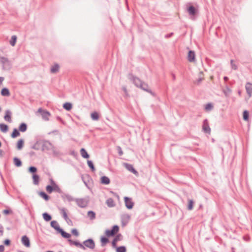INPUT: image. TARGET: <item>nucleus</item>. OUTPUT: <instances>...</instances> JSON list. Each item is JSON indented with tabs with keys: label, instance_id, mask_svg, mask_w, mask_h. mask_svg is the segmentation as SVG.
<instances>
[{
	"label": "nucleus",
	"instance_id": "ddd939ff",
	"mask_svg": "<svg viewBox=\"0 0 252 252\" xmlns=\"http://www.w3.org/2000/svg\"><path fill=\"white\" fill-rule=\"evenodd\" d=\"M202 128L204 132L209 134L210 133L211 128L209 127L207 119H205L203 121Z\"/></svg>",
	"mask_w": 252,
	"mask_h": 252
},
{
	"label": "nucleus",
	"instance_id": "20e7f679",
	"mask_svg": "<svg viewBox=\"0 0 252 252\" xmlns=\"http://www.w3.org/2000/svg\"><path fill=\"white\" fill-rule=\"evenodd\" d=\"M0 61L2 64L3 69L9 70L10 69L11 67V63L7 58L5 57H1Z\"/></svg>",
	"mask_w": 252,
	"mask_h": 252
},
{
	"label": "nucleus",
	"instance_id": "338daca9",
	"mask_svg": "<svg viewBox=\"0 0 252 252\" xmlns=\"http://www.w3.org/2000/svg\"><path fill=\"white\" fill-rule=\"evenodd\" d=\"M172 76L173 79L175 80V79H176L175 75L174 74L172 73Z\"/></svg>",
	"mask_w": 252,
	"mask_h": 252
},
{
	"label": "nucleus",
	"instance_id": "5fc2aeb1",
	"mask_svg": "<svg viewBox=\"0 0 252 252\" xmlns=\"http://www.w3.org/2000/svg\"><path fill=\"white\" fill-rule=\"evenodd\" d=\"M3 213L5 215H8V214L12 213V211L11 210L5 209L3 211Z\"/></svg>",
	"mask_w": 252,
	"mask_h": 252
},
{
	"label": "nucleus",
	"instance_id": "e2e57ef3",
	"mask_svg": "<svg viewBox=\"0 0 252 252\" xmlns=\"http://www.w3.org/2000/svg\"><path fill=\"white\" fill-rule=\"evenodd\" d=\"M50 181L52 185H54L55 184H56L52 179H50Z\"/></svg>",
	"mask_w": 252,
	"mask_h": 252
},
{
	"label": "nucleus",
	"instance_id": "603ef678",
	"mask_svg": "<svg viewBox=\"0 0 252 252\" xmlns=\"http://www.w3.org/2000/svg\"><path fill=\"white\" fill-rule=\"evenodd\" d=\"M117 149L118 150V154L120 156H122L123 154V152L121 147L119 146H117Z\"/></svg>",
	"mask_w": 252,
	"mask_h": 252
},
{
	"label": "nucleus",
	"instance_id": "69168bd1",
	"mask_svg": "<svg viewBox=\"0 0 252 252\" xmlns=\"http://www.w3.org/2000/svg\"><path fill=\"white\" fill-rule=\"evenodd\" d=\"M223 79L225 81H227L228 80V77H227L226 76H224L223 78Z\"/></svg>",
	"mask_w": 252,
	"mask_h": 252
},
{
	"label": "nucleus",
	"instance_id": "2f4dec72",
	"mask_svg": "<svg viewBox=\"0 0 252 252\" xmlns=\"http://www.w3.org/2000/svg\"><path fill=\"white\" fill-rule=\"evenodd\" d=\"M40 145H41V140H37L36 143L32 146V148L38 150L40 149Z\"/></svg>",
	"mask_w": 252,
	"mask_h": 252
},
{
	"label": "nucleus",
	"instance_id": "c03bdc74",
	"mask_svg": "<svg viewBox=\"0 0 252 252\" xmlns=\"http://www.w3.org/2000/svg\"><path fill=\"white\" fill-rule=\"evenodd\" d=\"M193 201L191 199L189 200L188 205V209L189 210H191L193 209Z\"/></svg>",
	"mask_w": 252,
	"mask_h": 252
},
{
	"label": "nucleus",
	"instance_id": "6e6552de",
	"mask_svg": "<svg viewBox=\"0 0 252 252\" xmlns=\"http://www.w3.org/2000/svg\"><path fill=\"white\" fill-rule=\"evenodd\" d=\"M124 201L126 207L127 209H131L133 208L134 206V203L132 201V199L131 198L125 196L124 197Z\"/></svg>",
	"mask_w": 252,
	"mask_h": 252
},
{
	"label": "nucleus",
	"instance_id": "c756f323",
	"mask_svg": "<svg viewBox=\"0 0 252 252\" xmlns=\"http://www.w3.org/2000/svg\"><path fill=\"white\" fill-rule=\"evenodd\" d=\"M38 194L46 201H48L50 198L49 196L44 191H40Z\"/></svg>",
	"mask_w": 252,
	"mask_h": 252
},
{
	"label": "nucleus",
	"instance_id": "3c124183",
	"mask_svg": "<svg viewBox=\"0 0 252 252\" xmlns=\"http://www.w3.org/2000/svg\"><path fill=\"white\" fill-rule=\"evenodd\" d=\"M71 233L73 235H74L76 237L78 236V235H79V233H78L77 230L75 228L72 229Z\"/></svg>",
	"mask_w": 252,
	"mask_h": 252
},
{
	"label": "nucleus",
	"instance_id": "0eeeda50",
	"mask_svg": "<svg viewBox=\"0 0 252 252\" xmlns=\"http://www.w3.org/2000/svg\"><path fill=\"white\" fill-rule=\"evenodd\" d=\"M75 201L80 208H85L88 205V201L84 198H76Z\"/></svg>",
	"mask_w": 252,
	"mask_h": 252
},
{
	"label": "nucleus",
	"instance_id": "dca6fc26",
	"mask_svg": "<svg viewBox=\"0 0 252 252\" xmlns=\"http://www.w3.org/2000/svg\"><path fill=\"white\" fill-rule=\"evenodd\" d=\"M61 213L63 216V217L65 220L67 222V220L69 221L70 223H72V221L68 218L67 213H66V209L65 208H62L60 209Z\"/></svg>",
	"mask_w": 252,
	"mask_h": 252
},
{
	"label": "nucleus",
	"instance_id": "b1692460",
	"mask_svg": "<svg viewBox=\"0 0 252 252\" xmlns=\"http://www.w3.org/2000/svg\"><path fill=\"white\" fill-rule=\"evenodd\" d=\"M1 95L4 96H8L10 95V92L7 88H3L0 92Z\"/></svg>",
	"mask_w": 252,
	"mask_h": 252
},
{
	"label": "nucleus",
	"instance_id": "a18cd8bd",
	"mask_svg": "<svg viewBox=\"0 0 252 252\" xmlns=\"http://www.w3.org/2000/svg\"><path fill=\"white\" fill-rule=\"evenodd\" d=\"M29 171L33 174H35L37 171V168L35 166H30L29 168Z\"/></svg>",
	"mask_w": 252,
	"mask_h": 252
},
{
	"label": "nucleus",
	"instance_id": "a878e982",
	"mask_svg": "<svg viewBox=\"0 0 252 252\" xmlns=\"http://www.w3.org/2000/svg\"><path fill=\"white\" fill-rule=\"evenodd\" d=\"M27 129V125L25 123H21L19 126V130L21 132H25Z\"/></svg>",
	"mask_w": 252,
	"mask_h": 252
},
{
	"label": "nucleus",
	"instance_id": "680f3d73",
	"mask_svg": "<svg viewBox=\"0 0 252 252\" xmlns=\"http://www.w3.org/2000/svg\"><path fill=\"white\" fill-rule=\"evenodd\" d=\"M4 250V247L3 245H0V252H3Z\"/></svg>",
	"mask_w": 252,
	"mask_h": 252
},
{
	"label": "nucleus",
	"instance_id": "f3484780",
	"mask_svg": "<svg viewBox=\"0 0 252 252\" xmlns=\"http://www.w3.org/2000/svg\"><path fill=\"white\" fill-rule=\"evenodd\" d=\"M188 60L189 62H193L195 61V53L193 51L189 50V51Z\"/></svg>",
	"mask_w": 252,
	"mask_h": 252
},
{
	"label": "nucleus",
	"instance_id": "58836bf2",
	"mask_svg": "<svg viewBox=\"0 0 252 252\" xmlns=\"http://www.w3.org/2000/svg\"><path fill=\"white\" fill-rule=\"evenodd\" d=\"M0 130L3 132H6L8 130V126L4 124H0Z\"/></svg>",
	"mask_w": 252,
	"mask_h": 252
},
{
	"label": "nucleus",
	"instance_id": "de8ad7c7",
	"mask_svg": "<svg viewBox=\"0 0 252 252\" xmlns=\"http://www.w3.org/2000/svg\"><path fill=\"white\" fill-rule=\"evenodd\" d=\"M243 119L245 121H248L249 120V112L247 110H245L243 112Z\"/></svg>",
	"mask_w": 252,
	"mask_h": 252
},
{
	"label": "nucleus",
	"instance_id": "e433bc0d",
	"mask_svg": "<svg viewBox=\"0 0 252 252\" xmlns=\"http://www.w3.org/2000/svg\"><path fill=\"white\" fill-rule=\"evenodd\" d=\"M20 135L19 130L17 128H14L13 132L11 134V136L13 138H15Z\"/></svg>",
	"mask_w": 252,
	"mask_h": 252
},
{
	"label": "nucleus",
	"instance_id": "774afa93",
	"mask_svg": "<svg viewBox=\"0 0 252 252\" xmlns=\"http://www.w3.org/2000/svg\"><path fill=\"white\" fill-rule=\"evenodd\" d=\"M2 153H3L2 150H0V157H1L2 156Z\"/></svg>",
	"mask_w": 252,
	"mask_h": 252
},
{
	"label": "nucleus",
	"instance_id": "6ab92c4d",
	"mask_svg": "<svg viewBox=\"0 0 252 252\" xmlns=\"http://www.w3.org/2000/svg\"><path fill=\"white\" fill-rule=\"evenodd\" d=\"M121 237L122 235L121 234H118L116 236L112 242V245L113 247L116 248L117 242L121 240Z\"/></svg>",
	"mask_w": 252,
	"mask_h": 252
},
{
	"label": "nucleus",
	"instance_id": "72a5a7b5",
	"mask_svg": "<svg viewBox=\"0 0 252 252\" xmlns=\"http://www.w3.org/2000/svg\"><path fill=\"white\" fill-rule=\"evenodd\" d=\"M91 117L93 120L97 121L99 119V114L97 112L94 111L91 113Z\"/></svg>",
	"mask_w": 252,
	"mask_h": 252
},
{
	"label": "nucleus",
	"instance_id": "7c9ffc66",
	"mask_svg": "<svg viewBox=\"0 0 252 252\" xmlns=\"http://www.w3.org/2000/svg\"><path fill=\"white\" fill-rule=\"evenodd\" d=\"M42 216H43V219L46 221H49L51 220L52 219V216L49 214H48V213H46V212L42 214Z\"/></svg>",
	"mask_w": 252,
	"mask_h": 252
},
{
	"label": "nucleus",
	"instance_id": "f8f14e48",
	"mask_svg": "<svg viewBox=\"0 0 252 252\" xmlns=\"http://www.w3.org/2000/svg\"><path fill=\"white\" fill-rule=\"evenodd\" d=\"M68 241L70 245H75L76 247H78L84 250H86V248L83 245V243L81 244L78 241H73L71 239H68Z\"/></svg>",
	"mask_w": 252,
	"mask_h": 252
},
{
	"label": "nucleus",
	"instance_id": "a19ab883",
	"mask_svg": "<svg viewBox=\"0 0 252 252\" xmlns=\"http://www.w3.org/2000/svg\"><path fill=\"white\" fill-rule=\"evenodd\" d=\"M62 197L63 198L65 197L67 200V201L69 202L75 201V199L74 198L73 196H72L68 194H65L64 195H63Z\"/></svg>",
	"mask_w": 252,
	"mask_h": 252
},
{
	"label": "nucleus",
	"instance_id": "9d476101",
	"mask_svg": "<svg viewBox=\"0 0 252 252\" xmlns=\"http://www.w3.org/2000/svg\"><path fill=\"white\" fill-rule=\"evenodd\" d=\"M139 88H140L141 89L146 91V92L150 94H152V95H153L154 96L155 95L154 93L149 88V87L147 83H145L144 82H142V85H141V86H140V87Z\"/></svg>",
	"mask_w": 252,
	"mask_h": 252
},
{
	"label": "nucleus",
	"instance_id": "052dcab7",
	"mask_svg": "<svg viewBox=\"0 0 252 252\" xmlns=\"http://www.w3.org/2000/svg\"><path fill=\"white\" fill-rule=\"evenodd\" d=\"M51 150L52 151L53 153V154H54V155H55V156L58 155V152H57V151L55 150V147H54V149H51Z\"/></svg>",
	"mask_w": 252,
	"mask_h": 252
},
{
	"label": "nucleus",
	"instance_id": "c9c22d12",
	"mask_svg": "<svg viewBox=\"0 0 252 252\" xmlns=\"http://www.w3.org/2000/svg\"><path fill=\"white\" fill-rule=\"evenodd\" d=\"M88 217L91 220H94L95 218V213L93 211H89L87 213Z\"/></svg>",
	"mask_w": 252,
	"mask_h": 252
},
{
	"label": "nucleus",
	"instance_id": "864d4df0",
	"mask_svg": "<svg viewBox=\"0 0 252 252\" xmlns=\"http://www.w3.org/2000/svg\"><path fill=\"white\" fill-rule=\"evenodd\" d=\"M230 62H231V65L232 68L234 69V70H236L237 69V66L235 64H233V60H231Z\"/></svg>",
	"mask_w": 252,
	"mask_h": 252
},
{
	"label": "nucleus",
	"instance_id": "bf43d9fd",
	"mask_svg": "<svg viewBox=\"0 0 252 252\" xmlns=\"http://www.w3.org/2000/svg\"><path fill=\"white\" fill-rule=\"evenodd\" d=\"M0 236H2L3 235V227L1 225H0Z\"/></svg>",
	"mask_w": 252,
	"mask_h": 252
},
{
	"label": "nucleus",
	"instance_id": "bb28decb",
	"mask_svg": "<svg viewBox=\"0 0 252 252\" xmlns=\"http://www.w3.org/2000/svg\"><path fill=\"white\" fill-rule=\"evenodd\" d=\"M32 179H33V183L35 185H37L39 184V176L37 174H33L32 175Z\"/></svg>",
	"mask_w": 252,
	"mask_h": 252
},
{
	"label": "nucleus",
	"instance_id": "412c9836",
	"mask_svg": "<svg viewBox=\"0 0 252 252\" xmlns=\"http://www.w3.org/2000/svg\"><path fill=\"white\" fill-rule=\"evenodd\" d=\"M100 183L103 185H108L110 183V180L108 177L104 176L101 177Z\"/></svg>",
	"mask_w": 252,
	"mask_h": 252
},
{
	"label": "nucleus",
	"instance_id": "473e14b6",
	"mask_svg": "<svg viewBox=\"0 0 252 252\" xmlns=\"http://www.w3.org/2000/svg\"><path fill=\"white\" fill-rule=\"evenodd\" d=\"M24 140L23 139H19L17 143V148L18 150H21L24 146Z\"/></svg>",
	"mask_w": 252,
	"mask_h": 252
},
{
	"label": "nucleus",
	"instance_id": "39448f33",
	"mask_svg": "<svg viewBox=\"0 0 252 252\" xmlns=\"http://www.w3.org/2000/svg\"><path fill=\"white\" fill-rule=\"evenodd\" d=\"M46 189L49 193H51L54 191L59 193L61 192V189L57 184H55L54 185H48L46 187Z\"/></svg>",
	"mask_w": 252,
	"mask_h": 252
},
{
	"label": "nucleus",
	"instance_id": "6e6d98bb",
	"mask_svg": "<svg viewBox=\"0 0 252 252\" xmlns=\"http://www.w3.org/2000/svg\"><path fill=\"white\" fill-rule=\"evenodd\" d=\"M4 244L6 246H9L10 244V241L9 239H6L4 241Z\"/></svg>",
	"mask_w": 252,
	"mask_h": 252
},
{
	"label": "nucleus",
	"instance_id": "49530a36",
	"mask_svg": "<svg viewBox=\"0 0 252 252\" xmlns=\"http://www.w3.org/2000/svg\"><path fill=\"white\" fill-rule=\"evenodd\" d=\"M105 234L108 237H112L114 236L115 234L112 231V230L107 229L105 231Z\"/></svg>",
	"mask_w": 252,
	"mask_h": 252
},
{
	"label": "nucleus",
	"instance_id": "aec40b11",
	"mask_svg": "<svg viewBox=\"0 0 252 252\" xmlns=\"http://www.w3.org/2000/svg\"><path fill=\"white\" fill-rule=\"evenodd\" d=\"M187 10L190 15H194L196 13V9L193 5H190L188 7Z\"/></svg>",
	"mask_w": 252,
	"mask_h": 252
},
{
	"label": "nucleus",
	"instance_id": "f704fd0d",
	"mask_svg": "<svg viewBox=\"0 0 252 252\" xmlns=\"http://www.w3.org/2000/svg\"><path fill=\"white\" fill-rule=\"evenodd\" d=\"M72 105L70 102H65L63 104V108L67 111H69L71 109Z\"/></svg>",
	"mask_w": 252,
	"mask_h": 252
},
{
	"label": "nucleus",
	"instance_id": "393cba45",
	"mask_svg": "<svg viewBox=\"0 0 252 252\" xmlns=\"http://www.w3.org/2000/svg\"><path fill=\"white\" fill-rule=\"evenodd\" d=\"M80 154L81 156L84 158H88L90 157V155L84 148H82L80 150Z\"/></svg>",
	"mask_w": 252,
	"mask_h": 252
},
{
	"label": "nucleus",
	"instance_id": "4468645a",
	"mask_svg": "<svg viewBox=\"0 0 252 252\" xmlns=\"http://www.w3.org/2000/svg\"><path fill=\"white\" fill-rule=\"evenodd\" d=\"M21 241L22 244L24 245L25 247L27 248H29L30 247L31 244L30 239L26 235L22 236Z\"/></svg>",
	"mask_w": 252,
	"mask_h": 252
},
{
	"label": "nucleus",
	"instance_id": "1a4fd4ad",
	"mask_svg": "<svg viewBox=\"0 0 252 252\" xmlns=\"http://www.w3.org/2000/svg\"><path fill=\"white\" fill-rule=\"evenodd\" d=\"M130 216L128 214H123L121 216L122 224L123 226L127 224L130 219Z\"/></svg>",
	"mask_w": 252,
	"mask_h": 252
},
{
	"label": "nucleus",
	"instance_id": "f03ea898",
	"mask_svg": "<svg viewBox=\"0 0 252 252\" xmlns=\"http://www.w3.org/2000/svg\"><path fill=\"white\" fill-rule=\"evenodd\" d=\"M41 146L42 151H49L54 149V145L47 140H41Z\"/></svg>",
	"mask_w": 252,
	"mask_h": 252
},
{
	"label": "nucleus",
	"instance_id": "a211bd4d",
	"mask_svg": "<svg viewBox=\"0 0 252 252\" xmlns=\"http://www.w3.org/2000/svg\"><path fill=\"white\" fill-rule=\"evenodd\" d=\"M4 119L9 123L11 122V112L10 110H7L5 111V115L4 116Z\"/></svg>",
	"mask_w": 252,
	"mask_h": 252
},
{
	"label": "nucleus",
	"instance_id": "ea45409f",
	"mask_svg": "<svg viewBox=\"0 0 252 252\" xmlns=\"http://www.w3.org/2000/svg\"><path fill=\"white\" fill-rule=\"evenodd\" d=\"M87 164H88V165L89 166V167L90 168V169H91V170L93 172L95 171V167L94 166L93 162L92 160H88Z\"/></svg>",
	"mask_w": 252,
	"mask_h": 252
},
{
	"label": "nucleus",
	"instance_id": "4be33fe9",
	"mask_svg": "<svg viewBox=\"0 0 252 252\" xmlns=\"http://www.w3.org/2000/svg\"><path fill=\"white\" fill-rule=\"evenodd\" d=\"M246 89L247 94L251 96L252 94V84L250 83H247L246 85Z\"/></svg>",
	"mask_w": 252,
	"mask_h": 252
},
{
	"label": "nucleus",
	"instance_id": "9b49d317",
	"mask_svg": "<svg viewBox=\"0 0 252 252\" xmlns=\"http://www.w3.org/2000/svg\"><path fill=\"white\" fill-rule=\"evenodd\" d=\"M124 166L127 170L131 172L134 175H137L138 174V172L134 168L132 165L129 163H124Z\"/></svg>",
	"mask_w": 252,
	"mask_h": 252
},
{
	"label": "nucleus",
	"instance_id": "79ce46f5",
	"mask_svg": "<svg viewBox=\"0 0 252 252\" xmlns=\"http://www.w3.org/2000/svg\"><path fill=\"white\" fill-rule=\"evenodd\" d=\"M17 36L15 35H12L11 39L10 40V44L11 46H14L15 45L16 40H17Z\"/></svg>",
	"mask_w": 252,
	"mask_h": 252
},
{
	"label": "nucleus",
	"instance_id": "37998d69",
	"mask_svg": "<svg viewBox=\"0 0 252 252\" xmlns=\"http://www.w3.org/2000/svg\"><path fill=\"white\" fill-rule=\"evenodd\" d=\"M126 249L125 246H120L116 248V252H126Z\"/></svg>",
	"mask_w": 252,
	"mask_h": 252
},
{
	"label": "nucleus",
	"instance_id": "2eb2a0df",
	"mask_svg": "<svg viewBox=\"0 0 252 252\" xmlns=\"http://www.w3.org/2000/svg\"><path fill=\"white\" fill-rule=\"evenodd\" d=\"M38 111L41 113V115L43 119L45 120H48L49 116L50 115V113L48 111H43L41 108L38 109Z\"/></svg>",
	"mask_w": 252,
	"mask_h": 252
},
{
	"label": "nucleus",
	"instance_id": "09e8293b",
	"mask_svg": "<svg viewBox=\"0 0 252 252\" xmlns=\"http://www.w3.org/2000/svg\"><path fill=\"white\" fill-rule=\"evenodd\" d=\"M213 108V106L212 103H207L205 107V109L206 111H210Z\"/></svg>",
	"mask_w": 252,
	"mask_h": 252
},
{
	"label": "nucleus",
	"instance_id": "7ed1b4c3",
	"mask_svg": "<svg viewBox=\"0 0 252 252\" xmlns=\"http://www.w3.org/2000/svg\"><path fill=\"white\" fill-rule=\"evenodd\" d=\"M128 79L132 81L133 83L138 88H140L142 85L143 81L139 78L134 76L132 74L128 75Z\"/></svg>",
	"mask_w": 252,
	"mask_h": 252
},
{
	"label": "nucleus",
	"instance_id": "13d9d810",
	"mask_svg": "<svg viewBox=\"0 0 252 252\" xmlns=\"http://www.w3.org/2000/svg\"><path fill=\"white\" fill-rule=\"evenodd\" d=\"M173 34V32H171L170 33H168V34H166L165 35V38H169L170 37H171Z\"/></svg>",
	"mask_w": 252,
	"mask_h": 252
},
{
	"label": "nucleus",
	"instance_id": "cd10ccee",
	"mask_svg": "<svg viewBox=\"0 0 252 252\" xmlns=\"http://www.w3.org/2000/svg\"><path fill=\"white\" fill-rule=\"evenodd\" d=\"M106 203L109 207H113L115 206V203L112 198L107 199Z\"/></svg>",
	"mask_w": 252,
	"mask_h": 252
},
{
	"label": "nucleus",
	"instance_id": "423d86ee",
	"mask_svg": "<svg viewBox=\"0 0 252 252\" xmlns=\"http://www.w3.org/2000/svg\"><path fill=\"white\" fill-rule=\"evenodd\" d=\"M83 245L85 247H87L90 249H94L95 248V243L94 240L92 238H89L83 242Z\"/></svg>",
	"mask_w": 252,
	"mask_h": 252
},
{
	"label": "nucleus",
	"instance_id": "f257e3e1",
	"mask_svg": "<svg viewBox=\"0 0 252 252\" xmlns=\"http://www.w3.org/2000/svg\"><path fill=\"white\" fill-rule=\"evenodd\" d=\"M51 226L54 228L58 233L61 234L62 236L64 238L69 239L71 235L64 231L63 229L60 227L58 222L56 220H52L50 223Z\"/></svg>",
	"mask_w": 252,
	"mask_h": 252
},
{
	"label": "nucleus",
	"instance_id": "5701e85b",
	"mask_svg": "<svg viewBox=\"0 0 252 252\" xmlns=\"http://www.w3.org/2000/svg\"><path fill=\"white\" fill-rule=\"evenodd\" d=\"M60 65L58 63H55L51 68L52 73H56L59 71Z\"/></svg>",
	"mask_w": 252,
	"mask_h": 252
},
{
	"label": "nucleus",
	"instance_id": "c85d7f7f",
	"mask_svg": "<svg viewBox=\"0 0 252 252\" xmlns=\"http://www.w3.org/2000/svg\"><path fill=\"white\" fill-rule=\"evenodd\" d=\"M13 162H14V165L16 167H20L22 166V161L19 158H18L17 157L14 158Z\"/></svg>",
	"mask_w": 252,
	"mask_h": 252
},
{
	"label": "nucleus",
	"instance_id": "8fccbe9b",
	"mask_svg": "<svg viewBox=\"0 0 252 252\" xmlns=\"http://www.w3.org/2000/svg\"><path fill=\"white\" fill-rule=\"evenodd\" d=\"M111 230L114 233V234H116L118 232L119 230V227L117 225H115L112 227Z\"/></svg>",
	"mask_w": 252,
	"mask_h": 252
},
{
	"label": "nucleus",
	"instance_id": "0e129e2a",
	"mask_svg": "<svg viewBox=\"0 0 252 252\" xmlns=\"http://www.w3.org/2000/svg\"><path fill=\"white\" fill-rule=\"evenodd\" d=\"M4 78L3 77H0V84L4 80Z\"/></svg>",
	"mask_w": 252,
	"mask_h": 252
},
{
	"label": "nucleus",
	"instance_id": "4d7b16f0",
	"mask_svg": "<svg viewBox=\"0 0 252 252\" xmlns=\"http://www.w3.org/2000/svg\"><path fill=\"white\" fill-rule=\"evenodd\" d=\"M122 90L125 92L126 96H127L128 93L126 87L125 86H123L122 88Z\"/></svg>",
	"mask_w": 252,
	"mask_h": 252
},
{
	"label": "nucleus",
	"instance_id": "4c0bfd02",
	"mask_svg": "<svg viewBox=\"0 0 252 252\" xmlns=\"http://www.w3.org/2000/svg\"><path fill=\"white\" fill-rule=\"evenodd\" d=\"M101 246L104 247L109 242V239L106 237L103 236L100 239Z\"/></svg>",
	"mask_w": 252,
	"mask_h": 252
}]
</instances>
